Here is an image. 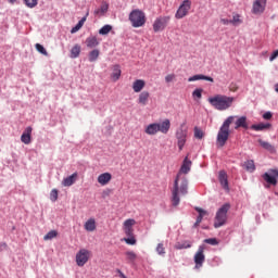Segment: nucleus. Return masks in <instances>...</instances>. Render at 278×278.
<instances>
[{
	"label": "nucleus",
	"instance_id": "1",
	"mask_svg": "<svg viewBox=\"0 0 278 278\" xmlns=\"http://www.w3.org/2000/svg\"><path fill=\"white\" fill-rule=\"evenodd\" d=\"M191 166L192 161L188 160V156H186L180 167V170L175 178L174 187L172 189L173 207H177L179 205L181 201L179 194H181L182 197H186V194H188V178H186V176L184 175H188Z\"/></svg>",
	"mask_w": 278,
	"mask_h": 278
},
{
	"label": "nucleus",
	"instance_id": "2",
	"mask_svg": "<svg viewBox=\"0 0 278 278\" xmlns=\"http://www.w3.org/2000/svg\"><path fill=\"white\" fill-rule=\"evenodd\" d=\"M235 119L236 116H229L219 128L216 140L218 149H223V147L227 144V141L229 140V127Z\"/></svg>",
	"mask_w": 278,
	"mask_h": 278
},
{
	"label": "nucleus",
	"instance_id": "3",
	"mask_svg": "<svg viewBox=\"0 0 278 278\" xmlns=\"http://www.w3.org/2000/svg\"><path fill=\"white\" fill-rule=\"evenodd\" d=\"M208 103L215 108V110H219L220 112L225 110H229L231 105H233V98L227 97L223 94H217L215 97L208 98Z\"/></svg>",
	"mask_w": 278,
	"mask_h": 278
},
{
	"label": "nucleus",
	"instance_id": "4",
	"mask_svg": "<svg viewBox=\"0 0 278 278\" xmlns=\"http://www.w3.org/2000/svg\"><path fill=\"white\" fill-rule=\"evenodd\" d=\"M159 131L161 134H168V131H170V119L166 118L162 123L149 124L144 129L148 136H155Z\"/></svg>",
	"mask_w": 278,
	"mask_h": 278
},
{
	"label": "nucleus",
	"instance_id": "5",
	"mask_svg": "<svg viewBox=\"0 0 278 278\" xmlns=\"http://www.w3.org/2000/svg\"><path fill=\"white\" fill-rule=\"evenodd\" d=\"M229 210H231V205L229 203H226L218 208L214 222L215 229L223 227V225L227 223V213Z\"/></svg>",
	"mask_w": 278,
	"mask_h": 278
},
{
	"label": "nucleus",
	"instance_id": "6",
	"mask_svg": "<svg viewBox=\"0 0 278 278\" xmlns=\"http://www.w3.org/2000/svg\"><path fill=\"white\" fill-rule=\"evenodd\" d=\"M128 18L131 25L136 28L143 27V25L147 23V15L140 9L132 10Z\"/></svg>",
	"mask_w": 278,
	"mask_h": 278
},
{
	"label": "nucleus",
	"instance_id": "7",
	"mask_svg": "<svg viewBox=\"0 0 278 278\" xmlns=\"http://www.w3.org/2000/svg\"><path fill=\"white\" fill-rule=\"evenodd\" d=\"M176 140L179 151H184V147H186L188 140V128L186 127V123L181 124L176 130Z\"/></svg>",
	"mask_w": 278,
	"mask_h": 278
},
{
	"label": "nucleus",
	"instance_id": "8",
	"mask_svg": "<svg viewBox=\"0 0 278 278\" xmlns=\"http://www.w3.org/2000/svg\"><path fill=\"white\" fill-rule=\"evenodd\" d=\"M168 23H170V16H159L155 18L152 27L153 31L157 34V31H164L166 27L168 26Z\"/></svg>",
	"mask_w": 278,
	"mask_h": 278
},
{
	"label": "nucleus",
	"instance_id": "9",
	"mask_svg": "<svg viewBox=\"0 0 278 278\" xmlns=\"http://www.w3.org/2000/svg\"><path fill=\"white\" fill-rule=\"evenodd\" d=\"M192 8V1L190 0H185L178 8L175 18L181 20L185 18V16H188L190 10Z\"/></svg>",
	"mask_w": 278,
	"mask_h": 278
},
{
	"label": "nucleus",
	"instance_id": "10",
	"mask_svg": "<svg viewBox=\"0 0 278 278\" xmlns=\"http://www.w3.org/2000/svg\"><path fill=\"white\" fill-rule=\"evenodd\" d=\"M90 260V251L87 249H80L76 254V264L77 266H86Z\"/></svg>",
	"mask_w": 278,
	"mask_h": 278
},
{
	"label": "nucleus",
	"instance_id": "11",
	"mask_svg": "<svg viewBox=\"0 0 278 278\" xmlns=\"http://www.w3.org/2000/svg\"><path fill=\"white\" fill-rule=\"evenodd\" d=\"M195 268H201L205 262V244L199 245L197 253L194 254Z\"/></svg>",
	"mask_w": 278,
	"mask_h": 278
},
{
	"label": "nucleus",
	"instance_id": "12",
	"mask_svg": "<svg viewBox=\"0 0 278 278\" xmlns=\"http://www.w3.org/2000/svg\"><path fill=\"white\" fill-rule=\"evenodd\" d=\"M266 0H255L252 4V14H264Z\"/></svg>",
	"mask_w": 278,
	"mask_h": 278
},
{
	"label": "nucleus",
	"instance_id": "13",
	"mask_svg": "<svg viewBox=\"0 0 278 278\" xmlns=\"http://www.w3.org/2000/svg\"><path fill=\"white\" fill-rule=\"evenodd\" d=\"M278 169H270L263 175V179L271 186H277Z\"/></svg>",
	"mask_w": 278,
	"mask_h": 278
},
{
	"label": "nucleus",
	"instance_id": "14",
	"mask_svg": "<svg viewBox=\"0 0 278 278\" xmlns=\"http://www.w3.org/2000/svg\"><path fill=\"white\" fill-rule=\"evenodd\" d=\"M134 225H136V219L129 218L124 222L123 229L126 236L128 237L134 236Z\"/></svg>",
	"mask_w": 278,
	"mask_h": 278
},
{
	"label": "nucleus",
	"instance_id": "15",
	"mask_svg": "<svg viewBox=\"0 0 278 278\" xmlns=\"http://www.w3.org/2000/svg\"><path fill=\"white\" fill-rule=\"evenodd\" d=\"M218 180L222 186L226 190V192H229V179L227 177V173L225 170H220L218 175Z\"/></svg>",
	"mask_w": 278,
	"mask_h": 278
},
{
	"label": "nucleus",
	"instance_id": "16",
	"mask_svg": "<svg viewBox=\"0 0 278 278\" xmlns=\"http://www.w3.org/2000/svg\"><path fill=\"white\" fill-rule=\"evenodd\" d=\"M149 99H151V93L149 91H142L139 93L137 103L139 105H148L149 104Z\"/></svg>",
	"mask_w": 278,
	"mask_h": 278
},
{
	"label": "nucleus",
	"instance_id": "17",
	"mask_svg": "<svg viewBox=\"0 0 278 278\" xmlns=\"http://www.w3.org/2000/svg\"><path fill=\"white\" fill-rule=\"evenodd\" d=\"M31 131H33L31 126H28L22 134L21 140L24 144H29L31 142Z\"/></svg>",
	"mask_w": 278,
	"mask_h": 278
},
{
	"label": "nucleus",
	"instance_id": "18",
	"mask_svg": "<svg viewBox=\"0 0 278 278\" xmlns=\"http://www.w3.org/2000/svg\"><path fill=\"white\" fill-rule=\"evenodd\" d=\"M110 181H112V174L110 173H103L98 176V184H100V186H108Z\"/></svg>",
	"mask_w": 278,
	"mask_h": 278
},
{
	"label": "nucleus",
	"instance_id": "19",
	"mask_svg": "<svg viewBox=\"0 0 278 278\" xmlns=\"http://www.w3.org/2000/svg\"><path fill=\"white\" fill-rule=\"evenodd\" d=\"M144 86H147V83L143 79H137L132 83V90L134 92H142Z\"/></svg>",
	"mask_w": 278,
	"mask_h": 278
},
{
	"label": "nucleus",
	"instance_id": "20",
	"mask_svg": "<svg viewBox=\"0 0 278 278\" xmlns=\"http://www.w3.org/2000/svg\"><path fill=\"white\" fill-rule=\"evenodd\" d=\"M257 142L262 149H265V151H268L269 153L276 152L275 146H273L270 142L264 141L263 139H258Z\"/></svg>",
	"mask_w": 278,
	"mask_h": 278
},
{
	"label": "nucleus",
	"instance_id": "21",
	"mask_svg": "<svg viewBox=\"0 0 278 278\" xmlns=\"http://www.w3.org/2000/svg\"><path fill=\"white\" fill-rule=\"evenodd\" d=\"M270 127H273V125H270L269 123H260V124H253L251 126V129H253V131H266V129H270Z\"/></svg>",
	"mask_w": 278,
	"mask_h": 278
},
{
	"label": "nucleus",
	"instance_id": "22",
	"mask_svg": "<svg viewBox=\"0 0 278 278\" xmlns=\"http://www.w3.org/2000/svg\"><path fill=\"white\" fill-rule=\"evenodd\" d=\"M235 129H240L242 127L243 129H249V123H247V116L239 117L235 123Z\"/></svg>",
	"mask_w": 278,
	"mask_h": 278
},
{
	"label": "nucleus",
	"instance_id": "23",
	"mask_svg": "<svg viewBox=\"0 0 278 278\" xmlns=\"http://www.w3.org/2000/svg\"><path fill=\"white\" fill-rule=\"evenodd\" d=\"M200 79H204V81H211L212 84H214V78L205 76L203 74L191 76L188 78V81H199Z\"/></svg>",
	"mask_w": 278,
	"mask_h": 278
},
{
	"label": "nucleus",
	"instance_id": "24",
	"mask_svg": "<svg viewBox=\"0 0 278 278\" xmlns=\"http://www.w3.org/2000/svg\"><path fill=\"white\" fill-rule=\"evenodd\" d=\"M86 45L88 49H94V47H99V39L96 36H89L86 39Z\"/></svg>",
	"mask_w": 278,
	"mask_h": 278
},
{
	"label": "nucleus",
	"instance_id": "25",
	"mask_svg": "<svg viewBox=\"0 0 278 278\" xmlns=\"http://www.w3.org/2000/svg\"><path fill=\"white\" fill-rule=\"evenodd\" d=\"M75 181H77V173H74L71 176L64 178L62 184H63V186L68 188L71 186H73V184H75Z\"/></svg>",
	"mask_w": 278,
	"mask_h": 278
},
{
	"label": "nucleus",
	"instance_id": "26",
	"mask_svg": "<svg viewBox=\"0 0 278 278\" xmlns=\"http://www.w3.org/2000/svg\"><path fill=\"white\" fill-rule=\"evenodd\" d=\"M80 53H81V46L75 45V46L71 49L70 58H72V60H75V59L79 58Z\"/></svg>",
	"mask_w": 278,
	"mask_h": 278
},
{
	"label": "nucleus",
	"instance_id": "27",
	"mask_svg": "<svg viewBox=\"0 0 278 278\" xmlns=\"http://www.w3.org/2000/svg\"><path fill=\"white\" fill-rule=\"evenodd\" d=\"M85 229L86 231H94L97 229V220H94V218H89L85 223Z\"/></svg>",
	"mask_w": 278,
	"mask_h": 278
},
{
	"label": "nucleus",
	"instance_id": "28",
	"mask_svg": "<svg viewBox=\"0 0 278 278\" xmlns=\"http://www.w3.org/2000/svg\"><path fill=\"white\" fill-rule=\"evenodd\" d=\"M121 65L113 66V72L111 74L113 81H118L121 79Z\"/></svg>",
	"mask_w": 278,
	"mask_h": 278
},
{
	"label": "nucleus",
	"instance_id": "29",
	"mask_svg": "<svg viewBox=\"0 0 278 278\" xmlns=\"http://www.w3.org/2000/svg\"><path fill=\"white\" fill-rule=\"evenodd\" d=\"M126 255V261L128 264H134V262H136V260H138V254H136V252L134 251H127L125 252Z\"/></svg>",
	"mask_w": 278,
	"mask_h": 278
},
{
	"label": "nucleus",
	"instance_id": "30",
	"mask_svg": "<svg viewBox=\"0 0 278 278\" xmlns=\"http://www.w3.org/2000/svg\"><path fill=\"white\" fill-rule=\"evenodd\" d=\"M110 5L108 3L102 4L99 9L94 11L96 16H104L108 13Z\"/></svg>",
	"mask_w": 278,
	"mask_h": 278
},
{
	"label": "nucleus",
	"instance_id": "31",
	"mask_svg": "<svg viewBox=\"0 0 278 278\" xmlns=\"http://www.w3.org/2000/svg\"><path fill=\"white\" fill-rule=\"evenodd\" d=\"M230 25H233L235 27H238V25H242V18L240 14L233 13L232 20H230Z\"/></svg>",
	"mask_w": 278,
	"mask_h": 278
},
{
	"label": "nucleus",
	"instance_id": "32",
	"mask_svg": "<svg viewBox=\"0 0 278 278\" xmlns=\"http://www.w3.org/2000/svg\"><path fill=\"white\" fill-rule=\"evenodd\" d=\"M99 55H101V52L99 51V49H94L92 51L89 52V62H97V60H99Z\"/></svg>",
	"mask_w": 278,
	"mask_h": 278
},
{
	"label": "nucleus",
	"instance_id": "33",
	"mask_svg": "<svg viewBox=\"0 0 278 278\" xmlns=\"http://www.w3.org/2000/svg\"><path fill=\"white\" fill-rule=\"evenodd\" d=\"M84 23H86V16L83 17L77 24L76 26H74L71 29V34H77V31H79V29H81L84 27Z\"/></svg>",
	"mask_w": 278,
	"mask_h": 278
},
{
	"label": "nucleus",
	"instance_id": "34",
	"mask_svg": "<svg viewBox=\"0 0 278 278\" xmlns=\"http://www.w3.org/2000/svg\"><path fill=\"white\" fill-rule=\"evenodd\" d=\"M245 170L248 173H253L255 170V162L253 160H249L243 164Z\"/></svg>",
	"mask_w": 278,
	"mask_h": 278
},
{
	"label": "nucleus",
	"instance_id": "35",
	"mask_svg": "<svg viewBox=\"0 0 278 278\" xmlns=\"http://www.w3.org/2000/svg\"><path fill=\"white\" fill-rule=\"evenodd\" d=\"M111 31H112L111 25H104L102 28L99 29L100 36H108V34Z\"/></svg>",
	"mask_w": 278,
	"mask_h": 278
},
{
	"label": "nucleus",
	"instance_id": "36",
	"mask_svg": "<svg viewBox=\"0 0 278 278\" xmlns=\"http://www.w3.org/2000/svg\"><path fill=\"white\" fill-rule=\"evenodd\" d=\"M192 247V243H190V241H185L184 243H177L175 245V249H177L178 251H181V249H190Z\"/></svg>",
	"mask_w": 278,
	"mask_h": 278
},
{
	"label": "nucleus",
	"instance_id": "37",
	"mask_svg": "<svg viewBox=\"0 0 278 278\" xmlns=\"http://www.w3.org/2000/svg\"><path fill=\"white\" fill-rule=\"evenodd\" d=\"M203 136H205V132H203L201 128L194 127V138H197L198 140H203Z\"/></svg>",
	"mask_w": 278,
	"mask_h": 278
},
{
	"label": "nucleus",
	"instance_id": "38",
	"mask_svg": "<svg viewBox=\"0 0 278 278\" xmlns=\"http://www.w3.org/2000/svg\"><path fill=\"white\" fill-rule=\"evenodd\" d=\"M53 238H58V231L56 230H50L45 237L43 240H53Z\"/></svg>",
	"mask_w": 278,
	"mask_h": 278
},
{
	"label": "nucleus",
	"instance_id": "39",
	"mask_svg": "<svg viewBox=\"0 0 278 278\" xmlns=\"http://www.w3.org/2000/svg\"><path fill=\"white\" fill-rule=\"evenodd\" d=\"M35 48L38 51V53H41V55H49V53L47 52V49H45L42 45L36 43Z\"/></svg>",
	"mask_w": 278,
	"mask_h": 278
},
{
	"label": "nucleus",
	"instance_id": "40",
	"mask_svg": "<svg viewBox=\"0 0 278 278\" xmlns=\"http://www.w3.org/2000/svg\"><path fill=\"white\" fill-rule=\"evenodd\" d=\"M156 253L160 255H166V248H164V243H159L156 245Z\"/></svg>",
	"mask_w": 278,
	"mask_h": 278
},
{
	"label": "nucleus",
	"instance_id": "41",
	"mask_svg": "<svg viewBox=\"0 0 278 278\" xmlns=\"http://www.w3.org/2000/svg\"><path fill=\"white\" fill-rule=\"evenodd\" d=\"M205 244H211V247L218 245V239L217 238H210L204 240Z\"/></svg>",
	"mask_w": 278,
	"mask_h": 278
},
{
	"label": "nucleus",
	"instance_id": "42",
	"mask_svg": "<svg viewBox=\"0 0 278 278\" xmlns=\"http://www.w3.org/2000/svg\"><path fill=\"white\" fill-rule=\"evenodd\" d=\"M27 8H36L38 5V0H24Z\"/></svg>",
	"mask_w": 278,
	"mask_h": 278
},
{
	"label": "nucleus",
	"instance_id": "43",
	"mask_svg": "<svg viewBox=\"0 0 278 278\" xmlns=\"http://www.w3.org/2000/svg\"><path fill=\"white\" fill-rule=\"evenodd\" d=\"M50 200L55 203L58 201V189H52L50 192Z\"/></svg>",
	"mask_w": 278,
	"mask_h": 278
},
{
	"label": "nucleus",
	"instance_id": "44",
	"mask_svg": "<svg viewBox=\"0 0 278 278\" xmlns=\"http://www.w3.org/2000/svg\"><path fill=\"white\" fill-rule=\"evenodd\" d=\"M192 97L197 98V99H201L203 97V89H195L192 92Z\"/></svg>",
	"mask_w": 278,
	"mask_h": 278
},
{
	"label": "nucleus",
	"instance_id": "45",
	"mask_svg": "<svg viewBox=\"0 0 278 278\" xmlns=\"http://www.w3.org/2000/svg\"><path fill=\"white\" fill-rule=\"evenodd\" d=\"M124 242H126V244L134 245V244H136V237H134V235H132L131 237L124 238Z\"/></svg>",
	"mask_w": 278,
	"mask_h": 278
},
{
	"label": "nucleus",
	"instance_id": "46",
	"mask_svg": "<svg viewBox=\"0 0 278 278\" xmlns=\"http://www.w3.org/2000/svg\"><path fill=\"white\" fill-rule=\"evenodd\" d=\"M228 88H229L230 92H238V89H239L238 84H236V83H230Z\"/></svg>",
	"mask_w": 278,
	"mask_h": 278
},
{
	"label": "nucleus",
	"instance_id": "47",
	"mask_svg": "<svg viewBox=\"0 0 278 278\" xmlns=\"http://www.w3.org/2000/svg\"><path fill=\"white\" fill-rule=\"evenodd\" d=\"M195 212H198L199 215L202 216V218H203V216H207V211H205L199 206L195 207Z\"/></svg>",
	"mask_w": 278,
	"mask_h": 278
},
{
	"label": "nucleus",
	"instance_id": "48",
	"mask_svg": "<svg viewBox=\"0 0 278 278\" xmlns=\"http://www.w3.org/2000/svg\"><path fill=\"white\" fill-rule=\"evenodd\" d=\"M175 74H169L167 76H165V81L166 84H170V81H175Z\"/></svg>",
	"mask_w": 278,
	"mask_h": 278
},
{
	"label": "nucleus",
	"instance_id": "49",
	"mask_svg": "<svg viewBox=\"0 0 278 278\" xmlns=\"http://www.w3.org/2000/svg\"><path fill=\"white\" fill-rule=\"evenodd\" d=\"M278 58V50L274 51L273 54L269 58V62H275Z\"/></svg>",
	"mask_w": 278,
	"mask_h": 278
},
{
	"label": "nucleus",
	"instance_id": "50",
	"mask_svg": "<svg viewBox=\"0 0 278 278\" xmlns=\"http://www.w3.org/2000/svg\"><path fill=\"white\" fill-rule=\"evenodd\" d=\"M263 118H264L265 121H270V118H273V113H270V112L264 113V114H263Z\"/></svg>",
	"mask_w": 278,
	"mask_h": 278
},
{
	"label": "nucleus",
	"instance_id": "51",
	"mask_svg": "<svg viewBox=\"0 0 278 278\" xmlns=\"http://www.w3.org/2000/svg\"><path fill=\"white\" fill-rule=\"evenodd\" d=\"M202 222H203V217L201 215H199L197 217V220H195L193 227H199V225H201Z\"/></svg>",
	"mask_w": 278,
	"mask_h": 278
},
{
	"label": "nucleus",
	"instance_id": "52",
	"mask_svg": "<svg viewBox=\"0 0 278 278\" xmlns=\"http://www.w3.org/2000/svg\"><path fill=\"white\" fill-rule=\"evenodd\" d=\"M222 25H231V20L228 18H220Z\"/></svg>",
	"mask_w": 278,
	"mask_h": 278
},
{
	"label": "nucleus",
	"instance_id": "53",
	"mask_svg": "<svg viewBox=\"0 0 278 278\" xmlns=\"http://www.w3.org/2000/svg\"><path fill=\"white\" fill-rule=\"evenodd\" d=\"M18 0H9V3H11V5H14V3H16Z\"/></svg>",
	"mask_w": 278,
	"mask_h": 278
},
{
	"label": "nucleus",
	"instance_id": "54",
	"mask_svg": "<svg viewBox=\"0 0 278 278\" xmlns=\"http://www.w3.org/2000/svg\"><path fill=\"white\" fill-rule=\"evenodd\" d=\"M275 92L278 93V84L275 85Z\"/></svg>",
	"mask_w": 278,
	"mask_h": 278
},
{
	"label": "nucleus",
	"instance_id": "55",
	"mask_svg": "<svg viewBox=\"0 0 278 278\" xmlns=\"http://www.w3.org/2000/svg\"><path fill=\"white\" fill-rule=\"evenodd\" d=\"M121 277L122 278H127V276H125V274L121 273Z\"/></svg>",
	"mask_w": 278,
	"mask_h": 278
}]
</instances>
